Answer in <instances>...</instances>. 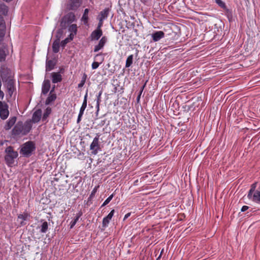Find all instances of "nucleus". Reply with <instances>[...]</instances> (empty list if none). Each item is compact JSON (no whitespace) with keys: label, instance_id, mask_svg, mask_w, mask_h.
I'll use <instances>...</instances> for the list:
<instances>
[{"label":"nucleus","instance_id":"nucleus-30","mask_svg":"<svg viewBox=\"0 0 260 260\" xmlns=\"http://www.w3.org/2000/svg\"><path fill=\"white\" fill-rule=\"evenodd\" d=\"M133 55H129L126 60L125 63V67L128 68L133 63Z\"/></svg>","mask_w":260,"mask_h":260},{"label":"nucleus","instance_id":"nucleus-49","mask_svg":"<svg viewBox=\"0 0 260 260\" xmlns=\"http://www.w3.org/2000/svg\"><path fill=\"white\" fill-rule=\"evenodd\" d=\"M131 215V213H128L127 214H126L124 216V219H126L127 218H128L129 216Z\"/></svg>","mask_w":260,"mask_h":260},{"label":"nucleus","instance_id":"nucleus-42","mask_svg":"<svg viewBox=\"0 0 260 260\" xmlns=\"http://www.w3.org/2000/svg\"><path fill=\"white\" fill-rule=\"evenodd\" d=\"M100 63L98 62L94 61L91 64V67L93 70L97 69L99 67Z\"/></svg>","mask_w":260,"mask_h":260},{"label":"nucleus","instance_id":"nucleus-18","mask_svg":"<svg viewBox=\"0 0 260 260\" xmlns=\"http://www.w3.org/2000/svg\"><path fill=\"white\" fill-rule=\"evenodd\" d=\"M152 38L154 42H157L165 37V33L161 30L157 31L152 34Z\"/></svg>","mask_w":260,"mask_h":260},{"label":"nucleus","instance_id":"nucleus-36","mask_svg":"<svg viewBox=\"0 0 260 260\" xmlns=\"http://www.w3.org/2000/svg\"><path fill=\"white\" fill-rule=\"evenodd\" d=\"M99 186H95L93 189L92 190L91 193L88 198V200H91L95 196V193L97 191L98 188Z\"/></svg>","mask_w":260,"mask_h":260},{"label":"nucleus","instance_id":"nucleus-32","mask_svg":"<svg viewBox=\"0 0 260 260\" xmlns=\"http://www.w3.org/2000/svg\"><path fill=\"white\" fill-rule=\"evenodd\" d=\"M48 224L47 221H44L42 225L40 230V232L42 233H45L48 230Z\"/></svg>","mask_w":260,"mask_h":260},{"label":"nucleus","instance_id":"nucleus-29","mask_svg":"<svg viewBox=\"0 0 260 260\" xmlns=\"http://www.w3.org/2000/svg\"><path fill=\"white\" fill-rule=\"evenodd\" d=\"M8 12V7L3 3H0V13L7 15Z\"/></svg>","mask_w":260,"mask_h":260},{"label":"nucleus","instance_id":"nucleus-12","mask_svg":"<svg viewBox=\"0 0 260 260\" xmlns=\"http://www.w3.org/2000/svg\"><path fill=\"white\" fill-rule=\"evenodd\" d=\"M108 39L106 36H103L99 41L97 45L94 46L93 51L97 52L102 49L107 43Z\"/></svg>","mask_w":260,"mask_h":260},{"label":"nucleus","instance_id":"nucleus-39","mask_svg":"<svg viewBox=\"0 0 260 260\" xmlns=\"http://www.w3.org/2000/svg\"><path fill=\"white\" fill-rule=\"evenodd\" d=\"M216 3L222 8H225V3L221 0H215Z\"/></svg>","mask_w":260,"mask_h":260},{"label":"nucleus","instance_id":"nucleus-9","mask_svg":"<svg viewBox=\"0 0 260 260\" xmlns=\"http://www.w3.org/2000/svg\"><path fill=\"white\" fill-rule=\"evenodd\" d=\"M87 92L85 93L84 98L83 102L82 103V105L80 108L79 113L78 114L77 122L79 123L81 120L82 117L84 114V112L85 109H86L87 107Z\"/></svg>","mask_w":260,"mask_h":260},{"label":"nucleus","instance_id":"nucleus-5","mask_svg":"<svg viewBox=\"0 0 260 260\" xmlns=\"http://www.w3.org/2000/svg\"><path fill=\"white\" fill-rule=\"evenodd\" d=\"M75 15L73 12H69L65 15L61 19L60 25L62 28H66L69 24L75 21Z\"/></svg>","mask_w":260,"mask_h":260},{"label":"nucleus","instance_id":"nucleus-3","mask_svg":"<svg viewBox=\"0 0 260 260\" xmlns=\"http://www.w3.org/2000/svg\"><path fill=\"white\" fill-rule=\"evenodd\" d=\"M5 152L6 154L5 159L8 166H11L14 162V159L18 156V152L15 151L11 146L7 147Z\"/></svg>","mask_w":260,"mask_h":260},{"label":"nucleus","instance_id":"nucleus-46","mask_svg":"<svg viewBox=\"0 0 260 260\" xmlns=\"http://www.w3.org/2000/svg\"><path fill=\"white\" fill-rule=\"evenodd\" d=\"M86 78H87V75L84 73L83 74V76L82 78L81 81H84L85 82L86 80Z\"/></svg>","mask_w":260,"mask_h":260},{"label":"nucleus","instance_id":"nucleus-2","mask_svg":"<svg viewBox=\"0 0 260 260\" xmlns=\"http://www.w3.org/2000/svg\"><path fill=\"white\" fill-rule=\"evenodd\" d=\"M14 73L5 66H2L0 70V76L3 83H6L10 80H14Z\"/></svg>","mask_w":260,"mask_h":260},{"label":"nucleus","instance_id":"nucleus-11","mask_svg":"<svg viewBox=\"0 0 260 260\" xmlns=\"http://www.w3.org/2000/svg\"><path fill=\"white\" fill-rule=\"evenodd\" d=\"M108 39L106 36H103L99 41L97 45L94 46L93 51L97 52L102 49L107 43Z\"/></svg>","mask_w":260,"mask_h":260},{"label":"nucleus","instance_id":"nucleus-37","mask_svg":"<svg viewBox=\"0 0 260 260\" xmlns=\"http://www.w3.org/2000/svg\"><path fill=\"white\" fill-rule=\"evenodd\" d=\"M51 112V109L49 108H47L43 114V119L44 120L46 119L50 114Z\"/></svg>","mask_w":260,"mask_h":260},{"label":"nucleus","instance_id":"nucleus-51","mask_svg":"<svg viewBox=\"0 0 260 260\" xmlns=\"http://www.w3.org/2000/svg\"><path fill=\"white\" fill-rule=\"evenodd\" d=\"M140 98H141L140 95L138 94V96H137V102H139L140 101Z\"/></svg>","mask_w":260,"mask_h":260},{"label":"nucleus","instance_id":"nucleus-35","mask_svg":"<svg viewBox=\"0 0 260 260\" xmlns=\"http://www.w3.org/2000/svg\"><path fill=\"white\" fill-rule=\"evenodd\" d=\"M102 94V91H100L98 93V95H97V100H96V107L97 108L98 110L99 109L100 103V102L101 101V96Z\"/></svg>","mask_w":260,"mask_h":260},{"label":"nucleus","instance_id":"nucleus-50","mask_svg":"<svg viewBox=\"0 0 260 260\" xmlns=\"http://www.w3.org/2000/svg\"><path fill=\"white\" fill-rule=\"evenodd\" d=\"M146 82L144 83V85L141 87V89H140V90H141V91H143V90H144V88H145V86H146Z\"/></svg>","mask_w":260,"mask_h":260},{"label":"nucleus","instance_id":"nucleus-28","mask_svg":"<svg viewBox=\"0 0 260 260\" xmlns=\"http://www.w3.org/2000/svg\"><path fill=\"white\" fill-rule=\"evenodd\" d=\"M89 9H85L84 11L83 15L82 17L81 20L82 21H83L84 24H86L88 23V13H89Z\"/></svg>","mask_w":260,"mask_h":260},{"label":"nucleus","instance_id":"nucleus-34","mask_svg":"<svg viewBox=\"0 0 260 260\" xmlns=\"http://www.w3.org/2000/svg\"><path fill=\"white\" fill-rule=\"evenodd\" d=\"M114 197V194H111L105 201V202L103 203V204H102V205L101 206V207H103L105 206H106V205H107L111 200L112 199H113Z\"/></svg>","mask_w":260,"mask_h":260},{"label":"nucleus","instance_id":"nucleus-31","mask_svg":"<svg viewBox=\"0 0 260 260\" xmlns=\"http://www.w3.org/2000/svg\"><path fill=\"white\" fill-rule=\"evenodd\" d=\"M69 30L72 34H74V35H76L77 32V26L76 24H73L69 26Z\"/></svg>","mask_w":260,"mask_h":260},{"label":"nucleus","instance_id":"nucleus-38","mask_svg":"<svg viewBox=\"0 0 260 260\" xmlns=\"http://www.w3.org/2000/svg\"><path fill=\"white\" fill-rule=\"evenodd\" d=\"M98 19L99 20V23H98V26L96 29H98V30H102L101 28L103 25L104 20H102V19H99V18H98Z\"/></svg>","mask_w":260,"mask_h":260},{"label":"nucleus","instance_id":"nucleus-43","mask_svg":"<svg viewBox=\"0 0 260 260\" xmlns=\"http://www.w3.org/2000/svg\"><path fill=\"white\" fill-rule=\"evenodd\" d=\"M69 42H70V40H69V38L65 39L64 40H63L61 42L60 44H61V46L64 47L66 46V45Z\"/></svg>","mask_w":260,"mask_h":260},{"label":"nucleus","instance_id":"nucleus-45","mask_svg":"<svg viewBox=\"0 0 260 260\" xmlns=\"http://www.w3.org/2000/svg\"><path fill=\"white\" fill-rule=\"evenodd\" d=\"M249 209V207L247 206H243L241 209V211L242 212H245L247 210H248Z\"/></svg>","mask_w":260,"mask_h":260},{"label":"nucleus","instance_id":"nucleus-19","mask_svg":"<svg viewBox=\"0 0 260 260\" xmlns=\"http://www.w3.org/2000/svg\"><path fill=\"white\" fill-rule=\"evenodd\" d=\"M51 76L53 83H57L62 80V76L59 72H52Z\"/></svg>","mask_w":260,"mask_h":260},{"label":"nucleus","instance_id":"nucleus-22","mask_svg":"<svg viewBox=\"0 0 260 260\" xmlns=\"http://www.w3.org/2000/svg\"><path fill=\"white\" fill-rule=\"evenodd\" d=\"M110 9L109 8H105L103 11H101L98 18L102 19V20H104L106 19L109 14Z\"/></svg>","mask_w":260,"mask_h":260},{"label":"nucleus","instance_id":"nucleus-15","mask_svg":"<svg viewBox=\"0 0 260 260\" xmlns=\"http://www.w3.org/2000/svg\"><path fill=\"white\" fill-rule=\"evenodd\" d=\"M103 35L102 30H98L95 29L94 30L90 35V39L91 41H97Z\"/></svg>","mask_w":260,"mask_h":260},{"label":"nucleus","instance_id":"nucleus-25","mask_svg":"<svg viewBox=\"0 0 260 260\" xmlns=\"http://www.w3.org/2000/svg\"><path fill=\"white\" fill-rule=\"evenodd\" d=\"M28 216H29V215L26 212H24L23 214H20L18 216V219L20 220V225L25 224L24 221L27 219Z\"/></svg>","mask_w":260,"mask_h":260},{"label":"nucleus","instance_id":"nucleus-13","mask_svg":"<svg viewBox=\"0 0 260 260\" xmlns=\"http://www.w3.org/2000/svg\"><path fill=\"white\" fill-rule=\"evenodd\" d=\"M6 33V25L3 17L0 15V44L4 40Z\"/></svg>","mask_w":260,"mask_h":260},{"label":"nucleus","instance_id":"nucleus-23","mask_svg":"<svg viewBox=\"0 0 260 260\" xmlns=\"http://www.w3.org/2000/svg\"><path fill=\"white\" fill-rule=\"evenodd\" d=\"M16 121V117L14 116L9 119V120L7 122L5 128L6 130L10 129L13 125L15 124Z\"/></svg>","mask_w":260,"mask_h":260},{"label":"nucleus","instance_id":"nucleus-40","mask_svg":"<svg viewBox=\"0 0 260 260\" xmlns=\"http://www.w3.org/2000/svg\"><path fill=\"white\" fill-rule=\"evenodd\" d=\"M79 219L78 217H75L74 219L70 223V228L72 229L76 224L77 222L78 221Z\"/></svg>","mask_w":260,"mask_h":260},{"label":"nucleus","instance_id":"nucleus-1","mask_svg":"<svg viewBox=\"0 0 260 260\" xmlns=\"http://www.w3.org/2000/svg\"><path fill=\"white\" fill-rule=\"evenodd\" d=\"M31 124L30 122L18 121L12 129V133L14 136H24L27 134L31 129Z\"/></svg>","mask_w":260,"mask_h":260},{"label":"nucleus","instance_id":"nucleus-17","mask_svg":"<svg viewBox=\"0 0 260 260\" xmlns=\"http://www.w3.org/2000/svg\"><path fill=\"white\" fill-rule=\"evenodd\" d=\"M114 212L115 211L114 209L112 210L111 212L109 213V214L106 217L103 218L102 222L103 227L106 228L108 226L110 220L111 219L114 215Z\"/></svg>","mask_w":260,"mask_h":260},{"label":"nucleus","instance_id":"nucleus-6","mask_svg":"<svg viewBox=\"0 0 260 260\" xmlns=\"http://www.w3.org/2000/svg\"><path fill=\"white\" fill-rule=\"evenodd\" d=\"M9 106L5 103L0 101V117L5 120L7 119L9 115L8 110Z\"/></svg>","mask_w":260,"mask_h":260},{"label":"nucleus","instance_id":"nucleus-8","mask_svg":"<svg viewBox=\"0 0 260 260\" xmlns=\"http://www.w3.org/2000/svg\"><path fill=\"white\" fill-rule=\"evenodd\" d=\"M90 149L92 151L91 153L93 155H96L98 153L99 150L100 149L98 137H96L93 139L92 142L90 145Z\"/></svg>","mask_w":260,"mask_h":260},{"label":"nucleus","instance_id":"nucleus-48","mask_svg":"<svg viewBox=\"0 0 260 260\" xmlns=\"http://www.w3.org/2000/svg\"><path fill=\"white\" fill-rule=\"evenodd\" d=\"M82 212L80 211L77 214L76 217H78V219H79V218L82 216Z\"/></svg>","mask_w":260,"mask_h":260},{"label":"nucleus","instance_id":"nucleus-26","mask_svg":"<svg viewBox=\"0 0 260 260\" xmlns=\"http://www.w3.org/2000/svg\"><path fill=\"white\" fill-rule=\"evenodd\" d=\"M8 52L5 48H0V61H4L6 59V57Z\"/></svg>","mask_w":260,"mask_h":260},{"label":"nucleus","instance_id":"nucleus-24","mask_svg":"<svg viewBox=\"0 0 260 260\" xmlns=\"http://www.w3.org/2000/svg\"><path fill=\"white\" fill-rule=\"evenodd\" d=\"M55 66V62L52 60H48L46 63V71L50 72L52 70Z\"/></svg>","mask_w":260,"mask_h":260},{"label":"nucleus","instance_id":"nucleus-16","mask_svg":"<svg viewBox=\"0 0 260 260\" xmlns=\"http://www.w3.org/2000/svg\"><path fill=\"white\" fill-rule=\"evenodd\" d=\"M55 86L50 91L48 97L47 98L45 101V104L48 105L54 101L56 99V94L54 93Z\"/></svg>","mask_w":260,"mask_h":260},{"label":"nucleus","instance_id":"nucleus-55","mask_svg":"<svg viewBox=\"0 0 260 260\" xmlns=\"http://www.w3.org/2000/svg\"><path fill=\"white\" fill-rule=\"evenodd\" d=\"M101 55V54H97L96 55V56H99V55Z\"/></svg>","mask_w":260,"mask_h":260},{"label":"nucleus","instance_id":"nucleus-33","mask_svg":"<svg viewBox=\"0 0 260 260\" xmlns=\"http://www.w3.org/2000/svg\"><path fill=\"white\" fill-rule=\"evenodd\" d=\"M257 186V182H255L251 185L250 189H249L248 194H250L251 193H253V192L256 191V187Z\"/></svg>","mask_w":260,"mask_h":260},{"label":"nucleus","instance_id":"nucleus-44","mask_svg":"<svg viewBox=\"0 0 260 260\" xmlns=\"http://www.w3.org/2000/svg\"><path fill=\"white\" fill-rule=\"evenodd\" d=\"M85 82L84 81H80V83L78 84V88H81L85 84Z\"/></svg>","mask_w":260,"mask_h":260},{"label":"nucleus","instance_id":"nucleus-14","mask_svg":"<svg viewBox=\"0 0 260 260\" xmlns=\"http://www.w3.org/2000/svg\"><path fill=\"white\" fill-rule=\"evenodd\" d=\"M82 0H70L68 4V8L71 10H75L81 4Z\"/></svg>","mask_w":260,"mask_h":260},{"label":"nucleus","instance_id":"nucleus-20","mask_svg":"<svg viewBox=\"0 0 260 260\" xmlns=\"http://www.w3.org/2000/svg\"><path fill=\"white\" fill-rule=\"evenodd\" d=\"M50 88V82L49 80H45L43 82L42 92L43 94H46Z\"/></svg>","mask_w":260,"mask_h":260},{"label":"nucleus","instance_id":"nucleus-53","mask_svg":"<svg viewBox=\"0 0 260 260\" xmlns=\"http://www.w3.org/2000/svg\"><path fill=\"white\" fill-rule=\"evenodd\" d=\"M142 92H143L142 91L140 90V92L139 93V95H140V96H141V94H142Z\"/></svg>","mask_w":260,"mask_h":260},{"label":"nucleus","instance_id":"nucleus-54","mask_svg":"<svg viewBox=\"0 0 260 260\" xmlns=\"http://www.w3.org/2000/svg\"><path fill=\"white\" fill-rule=\"evenodd\" d=\"M161 254H160V255H159V256H158V257L157 258V259H158V258H159L161 257Z\"/></svg>","mask_w":260,"mask_h":260},{"label":"nucleus","instance_id":"nucleus-47","mask_svg":"<svg viewBox=\"0 0 260 260\" xmlns=\"http://www.w3.org/2000/svg\"><path fill=\"white\" fill-rule=\"evenodd\" d=\"M75 35H74V34H72L71 33L70 36H69V40H70V41L71 40H72L73 39V38H74V36H75Z\"/></svg>","mask_w":260,"mask_h":260},{"label":"nucleus","instance_id":"nucleus-21","mask_svg":"<svg viewBox=\"0 0 260 260\" xmlns=\"http://www.w3.org/2000/svg\"><path fill=\"white\" fill-rule=\"evenodd\" d=\"M42 115V111L40 109H39L35 111L32 117V120L34 122L36 123L40 121Z\"/></svg>","mask_w":260,"mask_h":260},{"label":"nucleus","instance_id":"nucleus-52","mask_svg":"<svg viewBox=\"0 0 260 260\" xmlns=\"http://www.w3.org/2000/svg\"><path fill=\"white\" fill-rule=\"evenodd\" d=\"M63 71H64V69H63V68H61V69H60V72H59V73H63Z\"/></svg>","mask_w":260,"mask_h":260},{"label":"nucleus","instance_id":"nucleus-4","mask_svg":"<svg viewBox=\"0 0 260 260\" xmlns=\"http://www.w3.org/2000/svg\"><path fill=\"white\" fill-rule=\"evenodd\" d=\"M35 148L34 143L32 141H28L22 145L20 152L23 155L28 156L31 154Z\"/></svg>","mask_w":260,"mask_h":260},{"label":"nucleus","instance_id":"nucleus-27","mask_svg":"<svg viewBox=\"0 0 260 260\" xmlns=\"http://www.w3.org/2000/svg\"><path fill=\"white\" fill-rule=\"evenodd\" d=\"M59 47H60L59 40H55L53 43V44H52L53 52L55 53L58 52V51L59 50Z\"/></svg>","mask_w":260,"mask_h":260},{"label":"nucleus","instance_id":"nucleus-41","mask_svg":"<svg viewBox=\"0 0 260 260\" xmlns=\"http://www.w3.org/2000/svg\"><path fill=\"white\" fill-rule=\"evenodd\" d=\"M2 85L1 79L0 78V99L3 100L4 99L5 94L4 92L1 90V87Z\"/></svg>","mask_w":260,"mask_h":260},{"label":"nucleus","instance_id":"nucleus-10","mask_svg":"<svg viewBox=\"0 0 260 260\" xmlns=\"http://www.w3.org/2000/svg\"><path fill=\"white\" fill-rule=\"evenodd\" d=\"M247 198L253 202L260 204V189H258L256 191L248 194Z\"/></svg>","mask_w":260,"mask_h":260},{"label":"nucleus","instance_id":"nucleus-7","mask_svg":"<svg viewBox=\"0 0 260 260\" xmlns=\"http://www.w3.org/2000/svg\"><path fill=\"white\" fill-rule=\"evenodd\" d=\"M4 84L7 88V90L9 95L10 97H12L13 93L14 92H16V91L15 80H10L9 82L4 83Z\"/></svg>","mask_w":260,"mask_h":260}]
</instances>
